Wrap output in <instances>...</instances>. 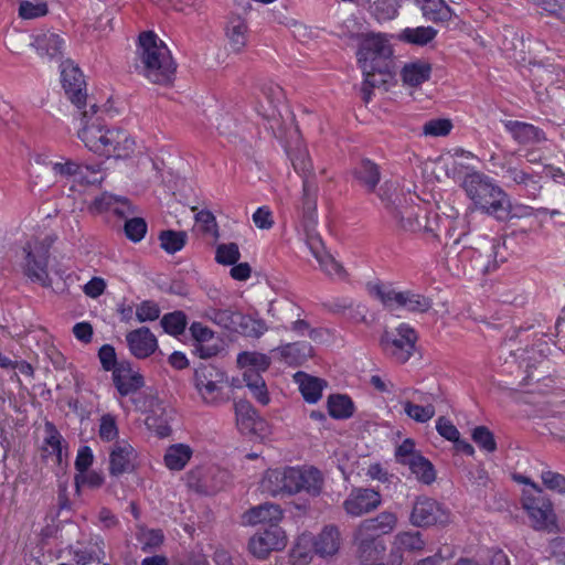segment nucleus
<instances>
[{
    "instance_id": "24",
    "label": "nucleus",
    "mask_w": 565,
    "mask_h": 565,
    "mask_svg": "<svg viewBox=\"0 0 565 565\" xmlns=\"http://www.w3.org/2000/svg\"><path fill=\"white\" fill-rule=\"evenodd\" d=\"M126 341L130 353L137 359H146L158 349L156 335L146 327L128 332Z\"/></svg>"
},
{
    "instance_id": "53",
    "label": "nucleus",
    "mask_w": 565,
    "mask_h": 565,
    "mask_svg": "<svg viewBox=\"0 0 565 565\" xmlns=\"http://www.w3.org/2000/svg\"><path fill=\"white\" fill-rule=\"evenodd\" d=\"M186 323V316L182 311L167 313L161 319V326L164 331L174 337L184 332Z\"/></svg>"
},
{
    "instance_id": "30",
    "label": "nucleus",
    "mask_w": 565,
    "mask_h": 565,
    "mask_svg": "<svg viewBox=\"0 0 565 565\" xmlns=\"http://www.w3.org/2000/svg\"><path fill=\"white\" fill-rule=\"evenodd\" d=\"M308 244L313 257L319 263V266L322 271H324L327 275L331 277H344V269L342 265L338 260H335L330 253L324 250L322 243L319 238L311 237Z\"/></svg>"
},
{
    "instance_id": "59",
    "label": "nucleus",
    "mask_w": 565,
    "mask_h": 565,
    "mask_svg": "<svg viewBox=\"0 0 565 565\" xmlns=\"http://www.w3.org/2000/svg\"><path fill=\"white\" fill-rule=\"evenodd\" d=\"M454 125L450 119L435 118L423 126V134L428 137H445L450 134Z\"/></svg>"
},
{
    "instance_id": "46",
    "label": "nucleus",
    "mask_w": 565,
    "mask_h": 565,
    "mask_svg": "<svg viewBox=\"0 0 565 565\" xmlns=\"http://www.w3.org/2000/svg\"><path fill=\"white\" fill-rule=\"evenodd\" d=\"M504 174L503 177L511 180L515 184L524 185L530 189V193L534 196L535 193L540 190V185L535 180V177L531 173L525 172L523 169L518 167H513L511 164H504L503 167Z\"/></svg>"
},
{
    "instance_id": "49",
    "label": "nucleus",
    "mask_w": 565,
    "mask_h": 565,
    "mask_svg": "<svg viewBox=\"0 0 565 565\" xmlns=\"http://www.w3.org/2000/svg\"><path fill=\"white\" fill-rule=\"evenodd\" d=\"M160 247L168 254H174L181 250L188 241V235L183 231H162L159 234Z\"/></svg>"
},
{
    "instance_id": "4",
    "label": "nucleus",
    "mask_w": 565,
    "mask_h": 565,
    "mask_svg": "<svg viewBox=\"0 0 565 565\" xmlns=\"http://www.w3.org/2000/svg\"><path fill=\"white\" fill-rule=\"evenodd\" d=\"M459 157L467 159L475 158L473 153L470 151L455 149L454 154L441 158L440 162L443 163L448 177L460 180V185L466 195L471 200L473 206L479 210L481 204L486 202L487 193L495 182L490 177L475 169L466 168L463 171L462 164L457 160Z\"/></svg>"
},
{
    "instance_id": "64",
    "label": "nucleus",
    "mask_w": 565,
    "mask_h": 565,
    "mask_svg": "<svg viewBox=\"0 0 565 565\" xmlns=\"http://www.w3.org/2000/svg\"><path fill=\"white\" fill-rule=\"evenodd\" d=\"M98 435L105 441H111L118 437V427L114 415L104 414L100 417Z\"/></svg>"
},
{
    "instance_id": "42",
    "label": "nucleus",
    "mask_w": 565,
    "mask_h": 565,
    "mask_svg": "<svg viewBox=\"0 0 565 565\" xmlns=\"http://www.w3.org/2000/svg\"><path fill=\"white\" fill-rule=\"evenodd\" d=\"M226 38L233 51L239 52L247 43V25L241 18H233L226 26Z\"/></svg>"
},
{
    "instance_id": "34",
    "label": "nucleus",
    "mask_w": 565,
    "mask_h": 565,
    "mask_svg": "<svg viewBox=\"0 0 565 565\" xmlns=\"http://www.w3.org/2000/svg\"><path fill=\"white\" fill-rule=\"evenodd\" d=\"M193 449L182 443L170 445L164 452V466L171 471H181L193 456Z\"/></svg>"
},
{
    "instance_id": "60",
    "label": "nucleus",
    "mask_w": 565,
    "mask_h": 565,
    "mask_svg": "<svg viewBox=\"0 0 565 565\" xmlns=\"http://www.w3.org/2000/svg\"><path fill=\"white\" fill-rule=\"evenodd\" d=\"M471 438L481 450L493 452L497 449L494 436L486 426L476 427L471 433Z\"/></svg>"
},
{
    "instance_id": "9",
    "label": "nucleus",
    "mask_w": 565,
    "mask_h": 565,
    "mask_svg": "<svg viewBox=\"0 0 565 565\" xmlns=\"http://www.w3.org/2000/svg\"><path fill=\"white\" fill-rule=\"evenodd\" d=\"M522 508L526 511L534 530L554 532L557 529L556 515L548 499L523 490Z\"/></svg>"
},
{
    "instance_id": "22",
    "label": "nucleus",
    "mask_w": 565,
    "mask_h": 565,
    "mask_svg": "<svg viewBox=\"0 0 565 565\" xmlns=\"http://www.w3.org/2000/svg\"><path fill=\"white\" fill-rule=\"evenodd\" d=\"M113 381L121 397L131 395L143 386V377L128 362H120L115 367Z\"/></svg>"
},
{
    "instance_id": "23",
    "label": "nucleus",
    "mask_w": 565,
    "mask_h": 565,
    "mask_svg": "<svg viewBox=\"0 0 565 565\" xmlns=\"http://www.w3.org/2000/svg\"><path fill=\"white\" fill-rule=\"evenodd\" d=\"M31 45L41 57L54 60L62 57L65 41L58 33L42 30L32 35Z\"/></svg>"
},
{
    "instance_id": "21",
    "label": "nucleus",
    "mask_w": 565,
    "mask_h": 565,
    "mask_svg": "<svg viewBox=\"0 0 565 565\" xmlns=\"http://www.w3.org/2000/svg\"><path fill=\"white\" fill-rule=\"evenodd\" d=\"M433 395L415 391L412 398L401 402L405 414L417 423H427L436 414Z\"/></svg>"
},
{
    "instance_id": "52",
    "label": "nucleus",
    "mask_w": 565,
    "mask_h": 565,
    "mask_svg": "<svg viewBox=\"0 0 565 565\" xmlns=\"http://www.w3.org/2000/svg\"><path fill=\"white\" fill-rule=\"evenodd\" d=\"M328 409L333 418H349L353 414V404L345 395H332L328 399Z\"/></svg>"
},
{
    "instance_id": "31",
    "label": "nucleus",
    "mask_w": 565,
    "mask_h": 565,
    "mask_svg": "<svg viewBox=\"0 0 565 565\" xmlns=\"http://www.w3.org/2000/svg\"><path fill=\"white\" fill-rule=\"evenodd\" d=\"M107 140L109 152L106 154V158L125 159L135 150V140L125 130L110 129Z\"/></svg>"
},
{
    "instance_id": "29",
    "label": "nucleus",
    "mask_w": 565,
    "mask_h": 565,
    "mask_svg": "<svg viewBox=\"0 0 565 565\" xmlns=\"http://www.w3.org/2000/svg\"><path fill=\"white\" fill-rule=\"evenodd\" d=\"M342 544L340 531L334 525H326L313 540V550L322 558L334 556Z\"/></svg>"
},
{
    "instance_id": "58",
    "label": "nucleus",
    "mask_w": 565,
    "mask_h": 565,
    "mask_svg": "<svg viewBox=\"0 0 565 565\" xmlns=\"http://www.w3.org/2000/svg\"><path fill=\"white\" fill-rule=\"evenodd\" d=\"M105 557L104 542H96L95 548L77 550L74 552V561L77 565H88L100 562Z\"/></svg>"
},
{
    "instance_id": "15",
    "label": "nucleus",
    "mask_w": 565,
    "mask_h": 565,
    "mask_svg": "<svg viewBox=\"0 0 565 565\" xmlns=\"http://www.w3.org/2000/svg\"><path fill=\"white\" fill-rule=\"evenodd\" d=\"M295 467L268 469L260 482L264 492L273 495L296 494Z\"/></svg>"
},
{
    "instance_id": "41",
    "label": "nucleus",
    "mask_w": 565,
    "mask_h": 565,
    "mask_svg": "<svg viewBox=\"0 0 565 565\" xmlns=\"http://www.w3.org/2000/svg\"><path fill=\"white\" fill-rule=\"evenodd\" d=\"M295 379L306 402L316 403L321 398L326 385L322 380L300 372L295 375Z\"/></svg>"
},
{
    "instance_id": "62",
    "label": "nucleus",
    "mask_w": 565,
    "mask_h": 565,
    "mask_svg": "<svg viewBox=\"0 0 565 565\" xmlns=\"http://www.w3.org/2000/svg\"><path fill=\"white\" fill-rule=\"evenodd\" d=\"M147 223L141 217H132L125 223V234L128 239L134 243H138L146 236Z\"/></svg>"
},
{
    "instance_id": "38",
    "label": "nucleus",
    "mask_w": 565,
    "mask_h": 565,
    "mask_svg": "<svg viewBox=\"0 0 565 565\" xmlns=\"http://www.w3.org/2000/svg\"><path fill=\"white\" fill-rule=\"evenodd\" d=\"M423 15L433 22H447L452 17L450 7L444 0H414Z\"/></svg>"
},
{
    "instance_id": "45",
    "label": "nucleus",
    "mask_w": 565,
    "mask_h": 565,
    "mask_svg": "<svg viewBox=\"0 0 565 565\" xmlns=\"http://www.w3.org/2000/svg\"><path fill=\"white\" fill-rule=\"evenodd\" d=\"M267 330L268 327L263 319L242 313L236 333H239L244 337L258 339Z\"/></svg>"
},
{
    "instance_id": "25",
    "label": "nucleus",
    "mask_w": 565,
    "mask_h": 565,
    "mask_svg": "<svg viewBox=\"0 0 565 565\" xmlns=\"http://www.w3.org/2000/svg\"><path fill=\"white\" fill-rule=\"evenodd\" d=\"M136 451L127 440H119L109 452V472L113 476L122 475L132 470Z\"/></svg>"
},
{
    "instance_id": "39",
    "label": "nucleus",
    "mask_w": 565,
    "mask_h": 565,
    "mask_svg": "<svg viewBox=\"0 0 565 565\" xmlns=\"http://www.w3.org/2000/svg\"><path fill=\"white\" fill-rule=\"evenodd\" d=\"M431 67L424 61H416L408 64L402 70V78L405 85L417 87L430 77Z\"/></svg>"
},
{
    "instance_id": "11",
    "label": "nucleus",
    "mask_w": 565,
    "mask_h": 565,
    "mask_svg": "<svg viewBox=\"0 0 565 565\" xmlns=\"http://www.w3.org/2000/svg\"><path fill=\"white\" fill-rule=\"evenodd\" d=\"M356 55L361 70L370 71L373 65L386 66L392 47L382 35L369 34L361 40Z\"/></svg>"
},
{
    "instance_id": "13",
    "label": "nucleus",
    "mask_w": 565,
    "mask_h": 565,
    "mask_svg": "<svg viewBox=\"0 0 565 565\" xmlns=\"http://www.w3.org/2000/svg\"><path fill=\"white\" fill-rule=\"evenodd\" d=\"M409 522L418 527L446 525L450 522V513L433 499L418 498L413 505Z\"/></svg>"
},
{
    "instance_id": "8",
    "label": "nucleus",
    "mask_w": 565,
    "mask_h": 565,
    "mask_svg": "<svg viewBox=\"0 0 565 565\" xmlns=\"http://www.w3.org/2000/svg\"><path fill=\"white\" fill-rule=\"evenodd\" d=\"M416 341V331L403 322L394 329L385 330L380 338V345L386 356L403 364L413 355Z\"/></svg>"
},
{
    "instance_id": "56",
    "label": "nucleus",
    "mask_w": 565,
    "mask_h": 565,
    "mask_svg": "<svg viewBox=\"0 0 565 565\" xmlns=\"http://www.w3.org/2000/svg\"><path fill=\"white\" fill-rule=\"evenodd\" d=\"M394 545L402 551H420L425 543L419 532H402L395 536Z\"/></svg>"
},
{
    "instance_id": "2",
    "label": "nucleus",
    "mask_w": 565,
    "mask_h": 565,
    "mask_svg": "<svg viewBox=\"0 0 565 565\" xmlns=\"http://www.w3.org/2000/svg\"><path fill=\"white\" fill-rule=\"evenodd\" d=\"M136 70L154 84L172 81L175 65L168 46L151 31L139 35Z\"/></svg>"
},
{
    "instance_id": "7",
    "label": "nucleus",
    "mask_w": 565,
    "mask_h": 565,
    "mask_svg": "<svg viewBox=\"0 0 565 565\" xmlns=\"http://www.w3.org/2000/svg\"><path fill=\"white\" fill-rule=\"evenodd\" d=\"M371 296L388 310H407L423 313L431 308V300L412 290H397L387 284L373 282L367 286Z\"/></svg>"
},
{
    "instance_id": "1",
    "label": "nucleus",
    "mask_w": 565,
    "mask_h": 565,
    "mask_svg": "<svg viewBox=\"0 0 565 565\" xmlns=\"http://www.w3.org/2000/svg\"><path fill=\"white\" fill-rule=\"evenodd\" d=\"M504 244L498 238L480 237L471 246L455 241L447 247V263L463 275L487 274L505 260Z\"/></svg>"
},
{
    "instance_id": "10",
    "label": "nucleus",
    "mask_w": 565,
    "mask_h": 565,
    "mask_svg": "<svg viewBox=\"0 0 565 565\" xmlns=\"http://www.w3.org/2000/svg\"><path fill=\"white\" fill-rule=\"evenodd\" d=\"M227 472L216 466H198L185 475L186 486L198 493L213 494L223 489Z\"/></svg>"
},
{
    "instance_id": "44",
    "label": "nucleus",
    "mask_w": 565,
    "mask_h": 565,
    "mask_svg": "<svg viewBox=\"0 0 565 565\" xmlns=\"http://www.w3.org/2000/svg\"><path fill=\"white\" fill-rule=\"evenodd\" d=\"M235 415L237 426L242 431L254 430L258 420L256 411L246 401L235 403Z\"/></svg>"
},
{
    "instance_id": "19",
    "label": "nucleus",
    "mask_w": 565,
    "mask_h": 565,
    "mask_svg": "<svg viewBox=\"0 0 565 565\" xmlns=\"http://www.w3.org/2000/svg\"><path fill=\"white\" fill-rule=\"evenodd\" d=\"M295 170L302 177L303 205L307 210H315L317 185L311 180L312 163L306 149H299L291 158Z\"/></svg>"
},
{
    "instance_id": "3",
    "label": "nucleus",
    "mask_w": 565,
    "mask_h": 565,
    "mask_svg": "<svg viewBox=\"0 0 565 565\" xmlns=\"http://www.w3.org/2000/svg\"><path fill=\"white\" fill-rule=\"evenodd\" d=\"M377 195L391 220L402 230L418 232L426 228L422 209L413 205L412 195L404 193L393 181H385L379 189Z\"/></svg>"
},
{
    "instance_id": "27",
    "label": "nucleus",
    "mask_w": 565,
    "mask_h": 565,
    "mask_svg": "<svg viewBox=\"0 0 565 565\" xmlns=\"http://www.w3.org/2000/svg\"><path fill=\"white\" fill-rule=\"evenodd\" d=\"M282 519V510L276 503H263L246 511L243 515V522L247 525L268 524L277 525Z\"/></svg>"
},
{
    "instance_id": "26",
    "label": "nucleus",
    "mask_w": 565,
    "mask_h": 565,
    "mask_svg": "<svg viewBox=\"0 0 565 565\" xmlns=\"http://www.w3.org/2000/svg\"><path fill=\"white\" fill-rule=\"evenodd\" d=\"M504 129L520 145H539L546 140L542 129L519 120H504Z\"/></svg>"
},
{
    "instance_id": "43",
    "label": "nucleus",
    "mask_w": 565,
    "mask_h": 565,
    "mask_svg": "<svg viewBox=\"0 0 565 565\" xmlns=\"http://www.w3.org/2000/svg\"><path fill=\"white\" fill-rule=\"evenodd\" d=\"M104 127L98 120H90L88 118V111H83V126L77 131V137L84 142L85 147L92 151V145L94 140L97 141L98 136L104 132Z\"/></svg>"
},
{
    "instance_id": "47",
    "label": "nucleus",
    "mask_w": 565,
    "mask_h": 565,
    "mask_svg": "<svg viewBox=\"0 0 565 565\" xmlns=\"http://www.w3.org/2000/svg\"><path fill=\"white\" fill-rule=\"evenodd\" d=\"M63 438L51 423L45 425L43 450L47 456H54L57 463L63 460Z\"/></svg>"
},
{
    "instance_id": "5",
    "label": "nucleus",
    "mask_w": 565,
    "mask_h": 565,
    "mask_svg": "<svg viewBox=\"0 0 565 565\" xmlns=\"http://www.w3.org/2000/svg\"><path fill=\"white\" fill-rule=\"evenodd\" d=\"M396 525V514L388 511L381 512L375 518L362 521L353 536L360 557L364 562L373 559L379 553L375 540L381 535L393 532Z\"/></svg>"
},
{
    "instance_id": "17",
    "label": "nucleus",
    "mask_w": 565,
    "mask_h": 565,
    "mask_svg": "<svg viewBox=\"0 0 565 565\" xmlns=\"http://www.w3.org/2000/svg\"><path fill=\"white\" fill-rule=\"evenodd\" d=\"M381 502V494L377 491L355 488L343 501V509L349 515L356 518L375 510Z\"/></svg>"
},
{
    "instance_id": "50",
    "label": "nucleus",
    "mask_w": 565,
    "mask_h": 565,
    "mask_svg": "<svg viewBox=\"0 0 565 565\" xmlns=\"http://www.w3.org/2000/svg\"><path fill=\"white\" fill-rule=\"evenodd\" d=\"M237 364L245 370L265 372L270 365V358L260 352H242Z\"/></svg>"
},
{
    "instance_id": "36",
    "label": "nucleus",
    "mask_w": 565,
    "mask_h": 565,
    "mask_svg": "<svg viewBox=\"0 0 565 565\" xmlns=\"http://www.w3.org/2000/svg\"><path fill=\"white\" fill-rule=\"evenodd\" d=\"M202 316L222 329L236 332L242 313L231 309L209 307L204 310Z\"/></svg>"
},
{
    "instance_id": "33",
    "label": "nucleus",
    "mask_w": 565,
    "mask_h": 565,
    "mask_svg": "<svg viewBox=\"0 0 565 565\" xmlns=\"http://www.w3.org/2000/svg\"><path fill=\"white\" fill-rule=\"evenodd\" d=\"M90 210L96 213L111 211L120 216L131 212V204L126 198L116 196L110 193H103L96 196L90 205Z\"/></svg>"
},
{
    "instance_id": "35",
    "label": "nucleus",
    "mask_w": 565,
    "mask_h": 565,
    "mask_svg": "<svg viewBox=\"0 0 565 565\" xmlns=\"http://www.w3.org/2000/svg\"><path fill=\"white\" fill-rule=\"evenodd\" d=\"M354 178L367 192H374L381 179L380 168L369 159L362 160L354 169Z\"/></svg>"
},
{
    "instance_id": "57",
    "label": "nucleus",
    "mask_w": 565,
    "mask_h": 565,
    "mask_svg": "<svg viewBox=\"0 0 565 565\" xmlns=\"http://www.w3.org/2000/svg\"><path fill=\"white\" fill-rule=\"evenodd\" d=\"M401 0H373L372 9L379 20H393L398 14Z\"/></svg>"
},
{
    "instance_id": "61",
    "label": "nucleus",
    "mask_w": 565,
    "mask_h": 565,
    "mask_svg": "<svg viewBox=\"0 0 565 565\" xmlns=\"http://www.w3.org/2000/svg\"><path fill=\"white\" fill-rule=\"evenodd\" d=\"M239 258V248L235 243L221 244L216 248L215 259L218 264L227 266L234 265Z\"/></svg>"
},
{
    "instance_id": "55",
    "label": "nucleus",
    "mask_w": 565,
    "mask_h": 565,
    "mask_svg": "<svg viewBox=\"0 0 565 565\" xmlns=\"http://www.w3.org/2000/svg\"><path fill=\"white\" fill-rule=\"evenodd\" d=\"M407 466L417 479L426 484L431 483L436 478L433 465L422 455Z\"/></svg>"
},
{
    "instance_id": "37",
    "label": "nucleus",
    "mask_w": 565,
    "mask_h": 565,
    "mask_svg": "<svg viewBox=\"0 0 565 565\" xmlns=\"http://www.w3.org/2000/svg\"><path fill=\"white\" fill-rule=\"evenodd\" d=\"M173 409L158 406L146 418V425L159 437H168L171 434L170 422L173 418Z\"/></svg>"
},
{
    "instance_id": "16",
    "label": "nucleus",
    "mask_w": 565,
    "mask_h": 565,
    "mask_svg": "<svg viewBox=\"0 0 565 565\" xmlns=\"http://www.w3.org/2000/svg\"><path fill=\"white\" fill-rule=\"evenodd\" d=\"M61 78L66 95L77 107L83 108L86 102L85 79L81 70L71 61L61 65Z\"/></svg>"
},
{
    "instance_id": "48",
    "label": "nucleus",
    "mask_w": 565,
    "mask_h": 565,
    "mask_svg": "<svg viewBox=\"0 0 565 565\" xmlns=\"http://www.w3.org/2000/svg\"><path fill=\"white\" fill-rule=\"evenodd\" d=\"M163 533L160 530L147 529L142 525L137 527L136 540L143 552H152L163 542Z\"/></svg>"
},
{
    "instance_id": "28",
    "label": "nucleus",
    "mask_w": 565,
    "mask_h": 565,
    "mask_svg": "<svg viewBox=\"0 0 565 565\" xmlns=\"http://www.w3.org/2000/svg\"><path fill=\"white\" fill-rule=\"evenodd\" d=\"M296 494L306 492L309 495H319L323 487L321 472L313 467H295Z\"/></svg>"
},
{
    "instance_id": "51",
    "label": "nucleus",
    "mask_w": 565,
    "mask_h": 565,
    "mask_svg": "<svg viewBox=\"0 0 565 565\" xmlns=\"http://www.w3.org/2000/svg\"><path fill=\"white\" fill-rule=\"evenodd\" d=\"M437 35V30L431 26L406 28L403 31V39L412 44L426 45Z\"/></svg>"
},
{
    "instance_id": "18",
    "label": "nucleus",
    "mask_w": 565,
    "mask_h": 565,
    "mask_svg": "<svg viewBox=\"0 0 565 565\" xmlns=\"http://www.w3.org/2000/svg\"><path fill=\"white\" fill-rule=\"evenodd\" d=\"M284 93L279 85L273 82H264L259 86L256 110L268 120H274L279 115V106L282 104Z\"/></svg>"
},
{
    "instance_id": "54",
    "label": "nucleus",
    "mask_w": 565,
    "mask_h": 565,
    "mask_svg": "<svg viewBox=\"0 0 565 565\" xmlns=\"http://www.w3.org/2000/svg\"><path fill=\"white\" fill-rule=\"evenodd\" d=\"M49 13L47 3L43 0H23L19 4V17L24 20H32L44 17Z\"/></svg>"
},
{
    "instance_id": "63",
    "label": "nucleus",
    "mask_w": 565,
    "mask_h": 565,
    "mask_svg": "<svg viewBox=\"0 0 565 565\" xmlns=\"http://www.w3.org/2000/svg\"><path fill=\"white\" fill-rule=\"evenodd\" d=\"M338 35L347 40L348 44L353 42L361 43V40L365 36L360 32V26L355 18H348L343 24L339 28Z\"/></svg>"
},
{
    "instance_id": "12",
    "label": "nucleus",
    "mask_w": 565,
    "mask_h": 565,
    "mask_svg": "<svg viewBox=\"0 0 565 565\" xmlns=\"http://www.w3.org/2000/svg\"><path fill=\"white\" fill-rule=\"evenodd\" d=\"M194 382L203 401L207 404H216L222 398L226 375L212 365L201 366L195 371Z\"/></svg>"
},
{
    "instance_id": "40",
    "label": "nucleus",
    "mask_w": 565,
    "mask_h": 565,
    "mask_svg": "<svg viewBox=\"0 0 565 565\" xmlns=\"http://www.w3.org/2000/svg\"><path fill=\"white\" fill-rule=\"evenodd\" d=\"M190 333L198 342L195 351L202 359H207L216 354V348L205 347L204 343L214 338V331L201 322H193L190 326Z\"/></svg>"
},
{
    "instance_id": "32",
    "label": "nucleus",
    "mask_w": 565,
    "mask_h": 565,
    "mask_svg": "<svg viewBox=\"0 0 565 565\" xmlns=\"http://www.w3.org/2000/svg\"><path fill=\"white\" fill-rule=\"evenodd\" d=\"M273 353L287 364L298 365L312 355V347L308 342H295L276 348Z\"/></svg>"
},
{
    "instance_id": "6",
    "label": "nucleus",
    "mask_w": 565,
    "mask_h": 565,
    "mask_svg": "<svg viewBox=\"0 0 565 565\" xmlns=\"http://www.w3.org/2000/svg\"><path fill=\"white\" fill-rule=\"evenodd\" d=\"M54 239L47 233L33 235L24 244L22 252L24 256L23 273L32 281L44 287L51 285L47 271L49 250Z\"/></svg>"
},
{
    "instance_id": "14",
    "label": "nucleus",
    "mask_w": 565,
    "mask_h": 565,
    "mask_svg": "<svg viewBox=\"0 0 565 565\" xmlns=\"http://www.w3.org/2000/svg\"><path fill=\"white\" fill-rule=\"evenodd\" d=\"M287 544V537L280 526H268L255 533L248 542L249 552L257 558L264 559L271 552L281 551Z\"/></svg>"
},
{
    "instance_id": "20",
    "label": "nucleus",
    "mask_w": 565,
    "mask_h": 565,
    "mask_svg": "<svg viewBox=\"0 0 565 565\" xmlns=\"http://www.w3.org/2000/svg\"><path fill=\"white\" fill-rule=\"evenodd\" d=\"M479 210L499 221H505L514 215L509 194L497 183L489 190L486 202Z\"/></svg>"
}]
</instances>
